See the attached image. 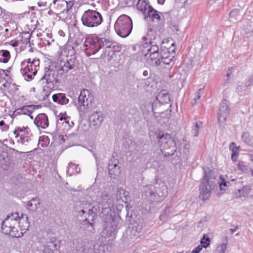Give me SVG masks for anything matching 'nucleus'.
I'll use <instances>...</instances> for the list:
<instances>
[{
  "label": "nucleus",
  "instance_id": "obj_27",
  "mask_svg": "<svg viewBox=\"0 0 253 253\" xmlns=\"http://www.w3.org/2000/svg\"><path fill=\"white\" fill-rule=\"evenodd\" d=\"M251 190V186L249 185H245L241 189H238L237 192L235 193V195L236 198H246L248 197Z\"/></svg>",
  "mask_w": 253,
  "mask_h": 253
},
{
  "label": "nucleus",
  "instance_id": "obj_62",
  "mask_svg": "<svg viewBox=\"0 0 253 253\" xmlns=\"http://www.w3.org/2000/svg\"><path fill=\"white\" fill-rule=\"evenodd\" d=\"M231 75L229 74V73H227L226 74V79L225 80V84H227L229 82V78L230 77Z\"/></svg>",
  "mask_w": 253,
  "mask_h": 253
},
{
  "label": "nucleus",
  "instance_id": "obj_10",
  "mask_svg": "<svg viewBox=\"0 0 253 253\" xmlns=\"http://www.w3.org/2000/svg\"><path fill=\"white\" fill-rule=\"evenodd\" d=\"M104 39L98 37L96 35H92L86 38L84 43L85 53L88 56L96 53L102 48Z\"/></svg>",
  "mask_w": 253,
  "mask_h": 253
},
{
  "label": "nucleus",
  "instance_id": "obj_56",
  "mask_svg": "<svg viewBox=\"0 0 253 253\" xmlns=\"http://www.w3.org/2000/svg\"><path fill=\"white\" fill-rule=\"evenodd\" d=\"M246 86H244L242 85H239L238 84V86L236 87V90L238 92H242L243 90L246 89Z\"/></svg>",
  "mask_w": 253,
  "mask_h": 253
},
{
  "label": "nucleus",
  "instance_id": "obj_29",
  "mask_svg": "<svg viewBox=\"0 0 253 253\" xmlns=\"http://www.w3.org/2000/svg\"><path fill=\"white\" fill-rule=\"evenodd\" d=\"M149 6H151L149 5L145 0H138L136 4L137 9L142 13L143 15L148 10Z\"/></svg>",
  "mask_w": 253,
  "mask_h": 253
},
{
  "label": "nucleus",
  "instance_id": "obj_12",
  "mask_svg": "<svg viewBox=\"0 0 253 253\" xmlns=\"http://www.w3.org/2000/svg\"><path fill=\"white\" fill-rule=\"evenodd\" d=\"M103 42L102 48L104 51L101 55V57L102 58L108 57V60H110L114 57L116 52L121 50V47L115 42L110 41L104 38Z\"/></svg>",
  "mask_w": 253,
  "mask_h": 253
},
{
  "label": "nucleus",
  "instance_id": "obj_5",
  "mask_svg": "<svg viewBox=\"0 0 253 253\" xmlns=\"http://www.w3.org/2000/svg\"><path fill=\"white\" fill-rule=\"evenodd\" d=\"M114 29L119 36L123 38H126L130 35L132 29L131 19L126 14L121 15L116 20Z\"/></svg>",
  "mask_w": 253,
  "mask_h": 253
},
{
  "label": "nucleus",
  "instance_id": "obj_30",
  "mask_svg": "<svg viewBox=\"0 0 253 253\" xmlns=\"http://www.w3.org/2000/svg\"><path fill=\"white\" fill-rule=\"evenodd\" d=\"M80 169L78 168V166L72 163L69 164V166L67 169V174L71 176L74 174L79 173Z\"/></svg>",
  "mask_w": 253,
  "mask_h": 253
},
{
  "label": "nucleus",
  "instance_id": "obj_44",
  "mask_svg": "<svg viewBox=\"0 0 253 253\" xmlns=\"http://www.w3.org/2000/svg\"><path fill=\"white\" fill-rule=\"evenodd\" d=\"M204 91V88H201L199 89L198 91H197L195 93V97L193 99V101L192 102V105L193 106L195 105L197 103V101L198 99H200L202 95L203 94Z\"/></svg>",
  "mask_w": 253,
  "mask_h": 253
},
{
  "label": "nucleus",
  "instance_id": "obj_32",
  "mask_svg": "<svg viewBox=\"0 0 253 253\" xmlns=\"http://www.w3.org/2000/svg\"><path fill=\"white\" fill-rule=\"evenodd\" d=\"M229 149L231 151V159L233 162H236L237 160L239 153L238 149L236 146L234 142H232L229 145Z\"/></svg>",
  "mask_w": 253,
  "mask_h": 253
},
{
  "label": "nucleus",
  "instance_id": "obj_2",
  "mask_svg": "<svg viewBox=\"0 0 253 253\" xmlns=\"http://www.w3.org/2000/svg\"><path fill=\"white\" fill-rule=\"evenodd\" d=\"M168 188L161 180L155 179V182L143 187L142 198L151 204L163 201L168 194Z\"/></svg>",
  "mask_w": 253,
  "mask_h": 253
},
{
  "label": "nucleus",
  "instance_id": "obj_14",
  "mask_svg": "<svg viewBox=\"0 0 253 253\" xmlns=\"http://www.w3.org/2000/svg\"><path fill=\"white\" fill-rule=\"evenodd\" d=\"M175 153L176 156L174 158L176 160L182 159L187 160L190 155V144L189 142L183 139L180 143L178 152L176 151Z\"/></svg>",
  "mask_w": 253,
  "mask_h": 253
},
{
  "label": "nucleus",
  "instance_id": "obj_42",
  "mask_svg": "<svg viewBox=\"0 0 253 253\" xmlns=\"http://www.w3.org/2000/svg\"><path fill=\"white\" fill-rule=\"evenodd\" d=\"M210 239L209 237H206V235H204L203 237L201 239L200 243L202 249L207 248L210 244Z\"/></svg>",
  "mask_w": 253,
  "mask_h": 253
},
{
  "label": "nucleus",
  "instance_id": "obj_43",
  "mask_svg": "<svg viewBox=\"0 0 253 253\" xmlns=\"http://www.w3.org/2000/svg\"><path fill=\"white\" fill-rule=\"evenodd\" d=\"M16 132H18L19 133H25V134H30V130L28 127H20L17 126L15 130H14L13 133H15Z\"/></svg>",
  "mask_w": 253,
  "mask_h": 253
},
{
  "label": "nucleus",
  "instance_id": "obj_55",
  "mask_svg": "<svg viewBox=\"0 0 253 253\" xmlns=\"http://www.w3.org/2000/svg\"><path fill=\"white\" fill-rule=\"evenodd\" d=\"M21 109V108L20 107L17 109H16L15 110H14L13 111V115H14V116H18V115H23V111H22Z\"/></svg>",
  "mask_w": 253,
  "mask_h": 253
},
{
  "label": "nucleus",
  "instance_id": "obj_3",
  "mask_svg": "<svg viewBox=\"0 0 253 253\" xmlns=\"http://www.w3.org/2000/svg\"><path fill=\"white\" fill-rule=\"evenodd\" d=\"M204 175L202 180L200 187V197L205 201L208 200L211 195V191L216 185V176L213 171L211 170H207L203 169Z\"/></svg>",
  "mask_w": 253,
  "mask_h": 253
},
{
  "label": "nucleus",
  "instance_id": "obj_53",
  "mask_svg": "<svg viewBox=\"0 0 253 253\" xmlns=\"http://www.w3.org/2000/svg\"><path fill=\"white\" fill-rule=\"evenodd\" d=\"M226 250V245L225 244L220 245L218 248L219 253H224Z\"/></svg>",
  "mask_w": 253,
  "mask_h": 253
},
{
  "label": "nucleus",
  "instance_id": "obj_7",
  "mask_svg": "<svg viewBox=\"0 0 253 253\" xmlns=\"http://www.w3.org/2000/svg\"><path fill=\"white\" fill-rule=\"evenodd\" d=\"M44 74L41 79V81H45L47 84L55 87L60 83V78L62 76V73L56 67V63H51L44 69Z\"/></svg>",
  "mask_w": 253,
  "mask_h": 253
},
{
  "label": "nucleus",
  "instance_id": "obj_11",
  "mask_svg": "<svg viewBox=\"0 0 253 253\" xmlns=\"http://www.w3.org/2000/svg\"><path fill=\"white\" fill-rule=\"evenodd\" d=\"M94 97L87 89H84L80 92L78 97V109L83 114L86 113L91 107Z\"/></svg>",
  "mask_w": 253,
  "mask_h": 253
},
{
  "label": "nucleus",
  "instance_id": "obj_13",
  "mask_svg": "<svg viewBox=\"0 0 253 253\" xmlns=\"http://www.w3.org/2000/svg\"><path fill=\"white\" fill-rule=\"evenodd\" d=\"M230 109L229 107L228 101L223 99L219 105L217 113V120L218 124L221 126H224L226 121V118L229 114Z\"/></svg>",
  "mask_w": 253,
  "mask_h": 253
},
{
  "label": "nucleus",
  "instance_id": "obj_47",
  "mask_svg": "<svg viewBox=\"0 0 253 253\" xmlns=\"http://www.w3.org/2000/svg\"><path fill=\"white\" fill-rule=\"evenodd\" d=\"M242 140L246 144H249L251 142L250 133L248 132H244L242 135Z\"/></svg>",
  "mask_w": 253,
  "mask_h": 253
},
{
  "label": "nucleus",
  "instance_id": "obj_58",
  "mask_svg": "<svg viewBox=\"0 0 253 253\" xmlns=\"http://www.w3.org/2000/svg\"><path fill=\"white\" fill-rule=\"evenodd\" d=\"M231 226H232L233 228H231L230 229V231L231 234H233L234 233V232H235L237 229H238L239 227L238 225L234 226L232 225H231Z\"/></svg>",
  "mask_w": 253,
  "mask_h": 253
},
{
  "label": "nucleus",
  "instance_id": "obj_39",
  "mask_svg": "<svg viewBox=\"0 0 253 253\" xmlns=\"http://www.w3.org/2000/svg\"><path fill=\"white\" fill-rule=\"evenodd\" d=\"M203 126V123L201 121H197L194 124V127L193 128L192 133L194 136H197L199 134V130Z\"/></svg>",
  "mask_w": 253,
  "mask_h": 253
},
{
  "label": "nucleus",
  "instance_id": "obj_61",
  "mask_svg": "<svg viewBox=\"0 0 253 253\" xmlns=\"http://www.w3.org/2000/svg\"><path fill=\"white\" fill-rule=\"evenodd\" d=\"M12 46L13 47H16L18 46V42L17 41H11Z\"/></svg>",
  "mask_w": 253,
  "mask_h": 253
},
{
  "label": "nucleus",
  "instance_id": "obj_9",
  "mask_svg": "<svg viewBox=\"0 0 253 253\" xmlns=\"http://www.w3.org/2000/svg\"><path fill=\"white\" fill-rule=\"evenodd\" d=\"M158 143L164 157L174 155L176 152V143L168 133L158 137Z\"/></svg>",
  "mask_w": 253,
  "mask_h": 253
},
{
  "label": "nucleus",
  "instance_id": "obj_40",
  "mask_svg": "<svg viewBox=\"0 0 253 253\" xmlns=\"http://www.w3.org/2000/svg\"><path fill=\"white\" fill-rule=\"evenodd\" d=\"M29 134H30L21 133L20 134V140H18V142H20L22 144H26L27 143H29L31 141V139L29 136Z\"/></svg>",
  "mask_w": 253,
  "mask_h": 253
},
{
  "label": "nucleus",
  "instance_id": "obj_49",
  "mask_svg": "<svg viewBox=\"0 0 253 253\" xmlns=\"http://www.w3.org/2000/svg\"><path fill=\"white\" fill-rule=\"evenodd\" d=\"M46 36L47 39L45 38V42L44 43L45 44L49 45L51 44V42L54 41V40L52 39V35L51 33H46Z\"/></svg>",
  "mask_w": 253,
  "mask_h": 253
},
{
  "label": "nucleus",
  "instance_id": "obj_31",
  "mask_svg": "<svg viewBox=\"0 0 253 253\" xmlns=\"http://www.w3.org/2000/svg\"><path fill=\"white\" fill-rule=\"evenodd\" d=\"M40 106L35 105H24L21 107L23 115L32 114L36 109H39Z\"/></svg>",
  "mask_w": 253,
  "mask_h": 253
},
{
  "label": "nucleus",
  "instance_id": "obj_37",
  "mask_svg": "<svg viewBox=\"0 0 253 253\" xmlns=\"http://www.w3.org/2000/svg\"><path fill=\"white\" fill-rule=\"evenodd\" d=\"M54 87H51V85L48 84H47V86H44L42 92V98L41 99L42 101L45 100L49 96L52 89Z\"/></svg>",
  "mask_w": 253,
  "mask_h": 253
},
{
  "label": "nucleus",
  "instance_id": "obj_38",
  "mask_svg": "<svg viewBox=\"0 0 253 253\" xmlns=\"http://www.w3.org/2000/svg\"><path fill=\"white\" fill-rule=\"evenodd\" d=\"M49 138L48 136L42 135L40 136L39 138L38 145L42 147H45L49 144Z\"/></svg>",
  "mask_w": 253,
  "mask_h": 253
},
{
  "label": "nucleus",
  "instance_id": "obj_59",
  "mask_svg": "<svg viewBox=\"0 0 253 253\" xmlns=\"http://www.w3.org/2000/svg\"><path fill=\"white\" fill-rule=\"evenodd\" d=\"M58 34L60 36H61L62 37H64L65 36V33H64V32L63 30H60L58 31Z\"/></svg>",
  "mask_w": 253,
  "mask_h": 253
},
{
  "label": "nucleus",
  "instance_id": "obj_45",
  "mask_svg": "<svg viewBox=\"0 0 253 253\" xmlns=\"http://www.w3.org/2000/svg\"><path fill=\"white\" fill-rule=\"evenodd\" d=\"M239 16V10L237 9H234L232 10L229 13V18L230 20L232 19H237Z\"/></svg>",
  "mask_w": 253,
  "mask_h": 253
},
{
  "label": "nucleus",
  "instance_id": "obj_1",
  "mask_svg": "<svg viewBox=\"0 0 253 253\" xmlns=\"http://www.w3.org/2000/svg\"><path fill=\"white\" fill-rule=\"evenodd\" d=\"M82 205L83 209L79 211V215L82 216L87 212L85 221H87L88 227L90 228L89 231L94 230L93 223L90 221H93L97 215L101 217L104 223V230L108 235L113 236L119 229V222L112 214L111 210L114 205V199L108 192H102L93 205L87 203H82Z\"/></svg>",
  "mask_w": 253,
  "mask_h": 253
},
{
  "label": "nucleus",
  "instance_id": "obj_48",
  "mask_svg": "<svg viewBox=\"0 0 253 253\" xmlns=\"http://www.w3.org/2000/svg\"><path fill=\"white\" fill-rule=\"evenodd\" d=\"M238 167L240 170L243 172H246L248 170V168L245 163L240 161L238 163Z\"/></svg>",
  "mask_w": 253,
  "mask_h": 253
},
{
  "label": "nucleus",
  "instance_id": "obj_57",
  "mask_svg": "<svg viewBox=\"0 0 253 253\" xmlns=\"http://www.w3.org/2000/svg\"><path fill=\"white\" fill-rule=\"evenodd\" d=\"M202 250L201 246H198L192 251L191 253H199Z\"/></svg>",
  "mask_w": 253,
  "mask_h": 253
},
{
  "label": "nucleus",
  "instance_id": "obj_50",
  "mask_svg": "<svg viewBox=\"0 0 253 253\" xmlns=\"http://www.w3.org/2000/svg\"><path fill=\"white\" fill-rule=\"evenodd\" d=\"M173 55L170 56L168 58H165L162 60H161V64L162 63L163 64L169 65L172 61Z\"/></svg>",
  "mask_w": 253,
  "mask_h": 253
},
{
  "label": "nucleus",
  "instance_id": "obj_54",
  "mask_svg": "<svg viewBox=\"0 0 253 253\" xmlns=\"http://www.w3.org/2000/svg\"><path fill=\"white\" fill-rule=\"evenodd\" d=\"M66 114H60L58 117L59 118V119L60 120V121H63V120H65V123H67V124H69V120L67 121V119L68 118V117H66Z\"/></svg>",
  "mask_w": 253,
  "mask_h": 253
},
{
  "label": "nucleus",
  "instance_id": "obj_21",
  "mask_svg": "<svg viewBox=\"0 0 253 253\" xmlns=\"http://www.w3.org/2000/svg\"><path fill=\"white\" fill-rule=\"evenodd\" d=\"M147 52L145 53V56H147L149 55L150 60L151 61L150 64L154 62L159 57V48L156 44H150V47L146 50Z\"/></svg>",
  "mask_w": 253,
  "mask_h": 253
},
{
  "label": "nucleus",
  "instance_id": "obj_51",
  "mask_svg": "<svg viewBox=\"0 0 253 253\" xmlns=\"http://www.w3.org/2000/svg\"><path fill=\"white\" fill-rule=\"evenodd\" d=\"M0 127L2 131H7L9 129V126L6 125L4 121H0Z\"/></svg>",
  "mask_w": 253,
  "mask_h": 253
},
{
  "label": "nucleus",
  "instance_id": "obj_28",
  "mask_svg": "<svg viewBox=\"0 0 253 253\" xmlns=\"http://www.w3.org/2000/svg\"><path fill=\"white\" fill-rule=\"evenodd\" d=\"M64 52L65 54V56L68 58H73L74 57L75 61H76V50L74 48L73 46L71 45H67L64 48Z\"/></svg>",
  "mask_w": 253,
  "mask_h": 253
},
{
  "label": "nucleus",
  "instance_id": "obj_41",
  "mask_svg": "<svg viewBox=\"0 0 253 253\" xmlns=\"http://www.w3.org/2000/svg\"><path fill=\"white\" fill-rule=\"evenodd\" d=\"M220 178L221 181L218 182L220 190L221 191L225 192L226 190L225 188L228 186V184H229L230 182L229 181H226L224 178H222L221 176H220Z\"/></svg>",
  "mask_w": 253,
  "mask_h": 253
},
{
  "label": "nucleus",
  "instance_id": "obj_26",
  "mask_svg": "<svg viewBox=\"0 0 253 253\" xmlns=\"http://www.w3.org/2000/svg\"><path fill=\"white\" fill-rule=\"evenodd\" d=\"M170 56H172V55L170 54L169 48L163 49L161 50V52L159 53V57L157 58V60L154 62L152 63V65L158 66L161 65V60Z\"/></svg>",
  "mask_w": 253,
  "mask_h": 253
},
{
  "label": "nucleus",
  "instance_id": "obj_33",
  "mask_svg": "<svg viewBox=\"0 0 253 253\" xmlns=\"http://www.w3.org/2000/svg\"><path fill=\"white\" fill-rule=\"evenodd\" d=\"M40 204V200L37 198H33L30 201L28 202L27 206L31 211H36L38 209V206Z\"/></svg>",
  "mask_w": 253,
  "mask_h": 253
},
{
  "label": "nucleus",
  "instance_id": "obj_20",
  "mask_svg": "<svg viewBox=\"0 0 253 253\" xmlns=\"http://www.w3.org/2000/svg\"><path fill=\"white\" fill-rule=\"evenodd\" d=\"M34 124L40 129H45L49 126V121L47 115L44 113L38 115L34 119Z\"/></svg>",
  "mask_w": 253,
  "mask_h": 253
},
{
  "label": "nucleus",
  "instance_id": "obj_19",
  "mask_svg": "<svg viewBox=\"0 0 253 253\" xmlns=\"http://www.w3.org/2000/svg\"><path fill=\"white\" fill-rule=\"evenodd\" d=\"M60 248V241L55 237L50 238L44 247L42 253H54Z\"/></svg>",
  "mask_w": 253,
  "mask_h": 253
},
{
  "label": "nucleus",
  "instance_id": "obj_8",
  "mask_svg": "<svg viewBox=\"0 0 253 253\" xmlns=\"http://www.w3.org/2000/svg\"><path fill=\"white\" fill-rule=\"evenodd\" d=\"M81 21L84 26L88 28H95L101 25L103 19L101 14L98 11L88 9L84 12Z\"/></svg>",
  "mask_w": 253,
  "mask_h": 253
},
{
  "label": "nucleus",
  "instance_id": "obj_60",
  "mask_svg": "<svg viewBox=\"0 0 253 253\" xmlns=\"http://www.w3.org/2000/svg\"><path fill=\"white\" fill-rule=\"evenodd\" d=\"M235 68L234 67H231L227 70V73H229L230 75H231L233 73V71L235 70Z\"/></svg>",
  "mask_w": 253,
  "mask_h": 253
},
{
  "label": "nucleus",
  "instance_id": "obj_23",
  "mask_svg": "<svg viewBox=\"0 0 253 253\" xmlns=\"http://www.w3.org/2000/svg\"><path fill=\"white\" fill-rule=\"evenodd\" d=\"M16 226L20 228L21 231L23 232V234L28 230L30 227V222L27 214L21 213V216L19 215L18 225Z\"/></svg>",
  "mask_w": 253,
  "mask_h": 253
},
{
  "label": "nucleus",
  "instance_id": "obj_35",
  "mask_svg": "<svg viewBox=\"0 0 253 253\" xmlns=\"http://www.w3.org/2000/svg\"><path fill=\"white\" fill-rule=\"evenodd\" d=\"M32 33L28 32H23L20 37V41L23 44L29 43V46H31V42H30V39L31 37Z\"/></svg>",
  "mask_w": 253,
  "mask_h": 253
},
{
  "label": "nucleus",
  "instance_id": "obj_4",
  "mask_svg": "<svg viewBox=\"0 0 253 253\" xmlns=\"http://www.w3.org/2000/svg\"><path fill=\"white\" fill-rule=\"evenodd\" d=\"M19 213L12 212L7 214L1 223V232L12 237L19 238L23 236L22 231H19L16 226L18 225Z\"/></svg>",
  "mask_w": 253,
  "mask_h": 253
},
{
  "label": "nucleus",
  "instance_id": "obj_24",
  "mask_svg": "<svg viewBox=\"0 0 253 253\" xmlns=\"http://www.w3.org/2000/svg\"><path fill=\"white\" fill-rule=\"evenodd\" d=\"M58 2L57 6L63 7V10L60 12L61 13H67L72 8L74 2L72 0L66 1L64 0H54L53 3L55 4Z\"/></svg>",
  "mask_w": 253,
  "mask_h": 253
},
{
  "label": "nucleus",
  "instance_id": "obj_6",
  "mask_svg": "<svg viewBox=\"0 0 253 253\" xmlns=\"http://www.w3.org/2000/svg\"><path fill=\"white\" fill-rule=\"evenodd\" d=\"M39 59H25L21 63L20 72L27 81H31L39 69Z\"/></svg>",
  "mask_w": 253,
  "mask_h": 253
},
{
  "label": "nucleus",
  "instance_id": "obj_25",
  "mask_svg": "<svg viewBox=\"0 0 253 253\" xmlns=\"http://www.w3.org/2000/svg\"><path fill=\"white\" fill-rule=\"evenodd\" d=\"M52 97L54 102L61 105H66L69 101V99L67 98L66 94L63 93L54 94Z\"/></svg>",
  "mask_w": 253,
  "mask_h": 253
},
{
  "label": "nucleus",
  "instance_id": "obj_36",
  "mask_svg": "<svg viewBox=\"0 0 253 253\" xmlns=\"http://www.w3.org/2000/svg\"><path fill=\"white\" fill-rule=\"evenodd\" d=\"M10 57V52L8 50H0V62L6 63L9 61Z\"/></svg>",
  "mask_w": 253,
  "mask_h": 253
},
{
  "label": "nucleus",
  "instance_id": "obj_15",
  "mask_svg": "<svg viewBox=\"0 0 253 253\" xmlns=\"http://www.w3.org/2000/svg\"><path fill=\"white\" fill-rule=\"evenodd\" d=\"M75 58H67L66 60L61 59L59 63H56V67L60 73H66L75 68Z\"/></svg>",
  "mask_w": 253,
  "mask_h": 253
},
{
  "label": "nucleus",
  "instance_id": "obj_22",
  "mask_svg": "<svg viewBox=\"0 0 253 253\" xmlns=\"http://www.w3.org/2000/svg\"><path fill=\"white\" fill-rule=\"evenodd\" d=\"M103 119V114L100 111L93 112L89 118L90 124L94 126L95 128H97L100 126Z\"/></svg>",
  "mask_w": 253,
  "mask_h": 253
},
{
  "label": "nucleus",
  "instance_id": "obj_63",
  "mask_svg": "<svg viewBox=\"0 0 253 253\" xmlns=\"http://www.w3.org/2000/svg\"><path fill=\"white\" fill-rule=\"evenodd\" d=\"M165 0H157V1L159 4L163 5L164 3Z\"/></svg>",
  "mask_w": 253,
  "mask_h": 253
},
{
  "label": "nucleus",
  "instance_id": "obj_34",
  "mask_svg": "<svg viewBox=\"0 0 253 253\" xmlns=\"http://www.w3.org/2000/svg\"><path fill=\"white\" fill-rule=\"evenodd\" d=\"M170 208L169 207H166L159 216L160 220L164 222H166L170 217Z\"/></svg>",
  "mask_w": 253,
  "mask_h": 253
},
{
  "label": "nucleus",
  "instance_id": "obj_18",
  "mask_svg": "<svg viewBox=\"0 0 253 253\" xmlns=\"http://www.w3.org/2000/svg\"><path fill=\"white\" fill-rule=\"evenodd\" d=\"M161 13L155 9L152 6H149L148 10L143 15L144 19L147 22H159L161 20Z\"/></svg>",
  "mask_w": 253,
  "mask_h": 253
},
{
  "label": "nucleus",
  "instance_id": "obj_17",
  "mask_svg": "<svg viewBox=\"0 0 253 253\" xmlns=\"http://www.w3.org/2000/svg\"><path fill=\"white\" fill-rule=\"evenodd\" d=\"M118 160L111 159L108 163V171L112 178L116 179L121 173V167Z\"/></svg>",
  "mask_w": 253,
  "mask_h": 253
},
{
  "label": "nucleus",
  "instance_id": "obj_46",
  "mask_svg": "<svg viewBox=\"0 0 253 253\" xmlns=\"http://www.w3.org/2000/svg\"><path fill=\"white\" fill-rule=\"evenodd\" d=\"M67 253H87L84 248L79 247V248L76 247L75 249H71L67 252Z\"/></svg>",
  "mask_w": 253,
  "mask_h": 253
},
{
  "label": "nucleus",
  "instance_id": "obj_64",
  "mask_svg": "<svg viewBox=\"0 0 253 253\" xmlns=\"http://www.w3.org/2000/svg\"><path fill=\"white\" fill-rule=\"evenodd\" d=\"M143 75L144 77H147L148 76V72L146 70H145L143 72Z\"/></svg>",
  "mask_w": 253,
  "mask_h": 253
},
{
  "label": "nucleus",
  "instance_id": "obj_52",
  "mask_svg": "<svg viewBox=\"0 0 253 253\" xmlns=\"http://www.w3.org/2000/svg\"><path fill=\"white\" fill-rule=\"evenodd\" d=\"M245 85L246 87L253 85V75L246 82Z\"/></svg>",
  "mask_w": 253,
  "mask_h": 253
},
{
  "label": "nucleus",
  "instance_id": "obj_16",
  "mask_svg": "<svg viewBox=\"0 0 253 253\" xmlns=\"http://www.w3.org/2000/svg\"><path fill=\"white\" fill-rule=\"evenodd\" d=\"M170 101L169 93L165 90H162L156 97V100L152 103V111L155 113L154 111L158 106H160L162 105L169 103Z\"/></svg>",
  "mask_w": 253,
  "mask_h": 253
}]
</instances>
